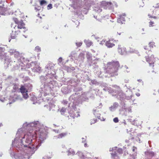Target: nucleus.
I'll return each mask as SVG.
<instances>
[{"mask_svg": "<svg viewBox=\"0 0 159 159\" xmlns=\"http://www.w3.org/2000/svg\"><path fill=\"white\" fill-rule=\"evenodd\" d=\"M155 43L154 42H151L149 43V45L150 47L153 48L155 46Z\"/></svg>", "mask_w": 159, "mask_h": 159, "instance_id": "40", "label": "nucleus"}, {"mask_svg": "<svg viewBox=\"0 0 159 159\" xmlns=\"http://www.w3.org/2000/svg\"><path fill=\"white\" fill-rule=\"evenodd\" d=\"M76 55V53L75 51H72L71 52L69 57H71V59L72 61H73L74 59H76L75 57Z\"/></svg>", "mask_w": 159, "mask_h": 159, "instance_id": "24", "label": "nucleus"}, {"mask_svg": "<svg viewBox=\"0 0 159 159\" xmlns=\"http://www.w3.org/2000/svg\"><path fill=\"white\" fill-rule=\"evenodd\" d=\"M146 61L149 63L150 66H152V67L154 66V65H153L154 63L153 60L154 59V56L153 55L151 56L150 58L146 57Z\"/></svg>", "mask_w": 159, "mask_h": 159, "instance_id": "15", "label": "nucleus"}, {"mask_svg": "<svg viewBox=\"0 0 159 159\" xmlns=\"http://www.w3.org/2000/svg\"><path fill=\"white\" fill-rule=\"evenodd\" d=\"M129 93L130 95V96H127V94L126 96L124 94L122 91H119L117 93L116 97L118 99L121 101L125 99L127 100H129L132 98L133 96L132 91L130 90H129Z\"/></svg>", "mask_w": 159, "mask_h": 159, "instance_id": "6", "label": "nucleus"}, {"mask_svg": "<svg viewBox=\"0 0 159 159\" xmlns=\"http://www.w3.org/2000/svg\"><path fill=\"white\" fill-rule=\"evenodd\" d=\"M72 109L69 111V113L70 116L73 118L77 117L80 116L79 113L75 110L76 107H72Z\"/></svg>", "mask_w": 159, "mask_h": 159, "instance_id": "8", "label": "nucleus"}, {"mask_svg": "<svg viewBox=\"0 0 159 159\" xmlns=\"http://www.w3.org/2000/svg\"><path fill=\"white\" fill-rule=\"evenodd\" d=\"M20 32V30H17L16 31L13 30L12 31V33L11 34V37L12 39H15Z\"/></svg>", "mask_w": 159, "mask_h": 159, "instance_id": "18", "label": "nucleus"}, {"mask_svg": "<svg viewBox=\"0 0 159 159\" xmlns=\"http://www.w3.org/2000/svg\"><path fill=\"white\" fill-rule=\"evenodd\" d=\"M123 108L125 110V111H128L129 112H131V109L130 108H126L125 107V106L124 105L123 107Z\"/></svg>", "mask_w": 159, "mask_h": 159, "instance_id": "38", "label": "nucleus"}, {"mask_svg": "<svg viewBox=\"0 0 159 159\" xmlns=\"http://www.w3.org/2000/svg\"><path fill=\"white\" fill-rule=\"evenodd\" d=\"M91 82L93 84L97 85L98 84V83L95 80H91Z\"/></svg>", "mask_w": 159, "mask_h": 159, "instance_id": "37", "label": "nucleus"}, {"mask_svg": "<svg viewBox=\"0 0 159 159\" xmlns=\"http://www.w3.org/2000/svg\"><path fill=\"white\" fill-rule=\"evenodd\" d=\"M105 45L108 48H111L115 45L114 44L110 43V41H107L105 43Z\"/></svg>", "mask_w": 159, "mask_h": 159, "instance_id": "29", "label": "nucleus"}, {"mask_svg": "<svg viewBox=\"0 0 159 159\" xmlns=\"http://www.w3.org/2000/svg\"><path fill=\"white\" fill-rule=\"evenodd\" d=\"M5 0H0V4H1L3 2H5Z\"/></svg>", "mask_w": 159, "mask_h": 159, "instance_id": "57", "label": "nucleus"}, {"mask_svg": "<svg viewBox=\"0 0 159 159\" xmlns=\"http://www.w3.org/2000/svg\"><path fill=\"white\" fill-rule=\"evenodd\" d=\"M82 143H84V142H85L86 141V139H85L84 138H82Z\"/></svg>", "mask_w": 159, "mask_h": 159, "instance_id": "56", "label": "nucleus"}, {"mask_svg": "<svg viewBox=\"0 0 159 159\" xmlns=\"http://www.w3.org/2000/svg\"><path fill=\"white\" fill-rule=\"evenodd\" d=\"M116 150V152L119 155H120L122 154L123 153V150L121 148H117V147H115L113 148H110V151H113Z\"/></svg>", "mask_w": 159, "mask_h": 159, "instance_id": "16", "label": "nucleus"}, {"mask_svg": "<svg viewBox=\"0 0 159 159\" xmlns=\"http://www.w3.org/2000/svg\"><path fill=\"white\" fill-rule=\"evenodd\" d=\"M107 84H102L101 85V87L103 88V90L105 91H107L109 93H111L114 92L113 90L110 87H107Z\"/></svg>", "mask_w": 159, "mask_h": 159, "instance_id": "12", "label": "nucleus"}, {"mask_svg": "<svg viewBox=\"0 0 159 159\" xmlns=\"http://www.w3.org/2000/svg\"><path fill=\"white\" fill-rule=\"evenodd\" d=\"M93 111H94V112H93L95 116H96V111L95 110H94Z\"/></svg>", "mask_w": 159, "mask_h": 159, "instance_id": "64", "label": "nucleus"}, {"mask_svg": "<svg viewBox=\"0 0 159 159\" xmlns=\"http://www.w3.org/2000/svg\"><path fill=\"white\" fill-rule=\"evenodd\" d=\"M105 41L106 40H102V41H100V44L101 45H103L106 43Z\"/></svg>", "mask_w": 159, "mask_h": 159, "instance_id": "49", "label": "nucleus"}, {"mask_svg": "<svg viewBox=\"0 0 159 159\" xmlns=\"http://www.w3.org/2000/svg\"><path fill=\"white\" fill-rule=\"evenodd\" d=\"M53 131H55V132H56V133H58L59 132V130H57L54 129Z\"/></svg>", "mask_w": 159, "mask_h": 159, "instance_id": "60", "label": "nucleus"}, {"mask_svg": "<svg viewBox=\"0 0 159 159\" xmlns=\"http://www.w3.org/2000/svg\"><path fill=\"white\" fill-rule=\"evenodd\" d=\"M67 135V133H61L57 136H54L53 139H61L65 137Z\"/></svg>", "mask_w": 159, "mask_h": 159, "instance_id": "23", "label": "nucleus"}, {"mask_svg": "<svg viewBox=\"0 0 159 159\" xmlns=\"http://www.w3.org/2000/svg\"><path fill=\"white\" fill-rule=\"evenodd\" d=\"M17 25V28L18 29H21L25 28V24L23 23V21L22 20L20 21V22H19Z\"/></svg>", "mask_w": 159, "mask_h": 159, "instance_id": "26", "label": "nucleus"}, {"mask_svg": "<svg viewBox=\"0 0 159 159\" xmlns=\"http://www.w3.org/2000/svg\"><path fill=\"white\" fill-rule=\"evenodd\" d=\"M100 5V7H95L93 11L95 12L99 13L101 12L102 9L101 8H103L105 9H108L113 11L114 7H117L116 2H111L103 1Z\"/></svg>", "mask_w": 159, "mask_h": 159, "instance_id": "3", "label": "nucleus"}, {"mask_svg": "<svg viewBox=\"0 0 159 159\" xmlns=\"http://www.w3.org/2000/svg\"><path fill=\"white\" fill-rule=\"evenodd\" d=\"M31 100H32L33 101H34L35 102L36 101L37 98L35 97H32L31 98Z\"/></svg>", "mask_w": 159, "mask_h": 159, "instance_id": "50", "label": "nucleus"}, {"mask_svg": "<svg viewBox=\"0 0 159 159\" xmlns=\"http://www.w3.org/2000/svg\"><path fill=\"white\" fill-rule=\"evenodd\" d=\"M68 155V156L70 155H74L75 154V152L74 150L70 148L67 151Z\"/></svg>", "mask_w": 159, "mask_h": 159, "instance_id": "30", "label": "nucleus"}, {"mask_svg": "<svg viewBox=\"0 0 159 159\" xmlns=\"http://www.w3.org/2000/svg\"><path fill=\"white\" fill-rule=\"evenodd\" d=\"M24 85L27 89V90H30L32 88V85L30 83L25 84Z\"/></svg>", "mask_w": 159, "mask_h": 159, "instance_id": "31", "label": "nucleus"}, {"mask_svg": "<svg viewBox=\"0 0 159 159\" xmlns=\"http://www.w3.org/2000/svg\"><path fill=\"white\" fill-rule=\"evenodd\" d=\"M129 80L128 79H125V83H128L129 82Z\"/></svg>", "mask_w": 159, "mask_h": 159, "instance_id": "58", "label": "nucleus"}, {"mask_svg": "<svg viewBox=\"0 0 159 159\" xmlns=\"http://www.w3.org/2000/svg\"><path fill=\"white\" fill-rule=\"evenodd\" d=\"M67 102L66 101H63V103H64V104H67Z\"/></svg>", "mask_w": 159, "mask_h": 159, "instance_id": "61", "label": "nucleus"}, {"mask_svg": "<svg viewBox=\"0 0 159 159\" xmlns=\"http://www.w3.org/2000/svg\"><path fill=\"white\" fill-rule=\"evenodd\" d=\"M91 91L85 92L82 94L80 98L83 101H86L88 99L89 97L92 96Z\"/></svg>", "mask_w": 159, "mask_h": 159, "instance_id": "10", "label": "nucleus"}, {"mask_svg": "<svg viewBox=\"0 0 159 159\" xmlns=\"http://www.w3.org/2000/svg\"><path fill=\"white\" fill-rule=\"evenodd\" d=\"M92 0H88L87 1V2L86 1V0H84V1L85 2V3L86 4H92V3H91V2H93V1H92Z\"/></svg>", "mask_w": 159, "mask_h": 159, "instance_id": "39", "label": "nucleus"}, {"mask_svg": "<svg viewBox=\"0 0 159 159\" xmlns=\"http://www.w3.org/2000/svg\"><path fill=\"white\" fill-rule=\"evenodd\" d=\"M95 93L96 94V95H99V93L100 92L99 90H98V89H96L95 90Z\"/></svg>", "mask_w": 159, "mask_h": 159, "instance_id": "47", "label": "nucleus"}, {"mask_svg": "<svg viewBox=\"0 0 159 159\" xmlns=\"http://www.w3.org/2000/svg\"><path fill=\"white\" fill-rule=\"evenodd\" d=\"M52 8V5L51 4H49L48 6V9H51Z\"/></svg>", "mask_w": 159, "mask_h": 159, "instance_id": "46", "label": "nucleus"}, {"mask_svg": "<svg viewBox=\"0 0 159 159\" xmlns=\"http://www.w3.org/2000/svg\"><path fill=\"white\" fill-rule=\"evenodd\" d=\"M61 91L65 94L68 93L70 92V90L66 87H63L61 89Z\"/></svg>", "mask_w": 159, "mask_h": 159, "instance_id": "25", "label": "nucleus"}, {"mask_svg": "<svg viewBox=\"0 0 159 159\" xmlns=\"http://www.w3.org/2000/svg\"><path fill=\"white\" fill-rule=\"evenodd\" d=\"M120 67V64L118 61H113L107 64V71L111 77H115L118 75L117 72Z\"/></svg>", "mask_w": 159, "mask_h": 159, "instance_id": "4", "label": "nucleus"}, {"mask_svg": "<svg viewBox=\"0 0 159 159\" xmlns=\"http://www.w3.org/2000/svg\"><path fill=\"white\" fill-rule=\"evenodd\" d=\"M113 121L115 123H117L118 122V121H119V120H118V118L117 117H116V118H114L113 119Z\"/></svg>", "mask_w": 159, "mask_h": 159, "instance_id": "48", "label": "nucleus"}, {"mask_svg": "<svg viewBox=\"0 0 159 159\" xmlns=\"http://www.w3.org/2000/svg\"><path fill=\"white\" fill-rule=\"evenodd\" d=\"M31 69L34 72H40L41 71V68L38 64L36 61L32 62L31 64Z\"/></svg>", "mask_w": 159, "mask_h": 159, "instance_id": "7", "label": "nucleus"}, {"mask_svg": "<svg viewBox=\"0 0 159 159\" xmlns=\"http://www.w3.org/2000/svg\"><path fill=\"white\" fill-rule=\"evenodd\" d=\"M84 54L81 53L79 54L78 59H76L79 61H83L84 59Z\"/></svg>", "mask_w": 159, "mask_h": 159, "instance_id": "27", "label": "nucleus"}, {"mask_svg": "<svg viewBox=\"0 0 159 159\" xmlns=\"http://www.w3.org/2000/svg\"><path fill=\"white\" fill-rule=\"evenodd\" d=\"M84 42L86 44V46L88 47H89L91 46L93 44L92 42L89 40H84Z\"/></svg>", "mask_w": 159, "mask_h": 159, "instance_id": "28", "label": "nucleus"}, {"mask_svg": "<svg viewBox=\"0 0 159 159\" xmlns=\"http://www.w3.org/2000/svg\"><path fill=\"white\" fill-rule=\"evenodd\" d=\"M54 65L52 63L48 64L45 66V71L47 73L45 76L40 77L42 82H44L40 86V91L42 95L44 96L50 94H52V89L53 88L55 82L53 80L55 77V72L53 70Z\"/></svg>", "mask_w": 159, "mask_h": 159, "instance_id": "2", "label": "nucleus"}, {"mask_svg": "<svg viewBox=\"0 0 159 159\" xmlns=\"http://www.w3.org/2000/svg\"><path fill=\"white\" fill-rule=\"evenodd\" d=\"M118 52L121 55H125L126 53L125 48L124 47H121L120 45H118Z\"/></svg>", "mask_w": 159, "mask_h": 159, "instance_id": "13", "label": "nucleus"}, {"mask_svg": "<svg viewBox=\"0 0 159 159\" xmlns=\"http://www.w3.org/2000/svg\"><path fill=\"white\" fill-rule=\"evenodd\" d=\"M154 24V23L152 21H150L149 23V25L150 26H153V24Z\"/></svg>", "mask_w": 159, "mask_h": 159, "instance_id": "54", "label": "nucleus"}, {"mask_svg": "<svg viewBox=\"0 0 159 159\" xmlns=\"http://www.w3.org/2000/svg\"><path fill=\"white\" fill-rule=\"evenodd\" d=\"M72 7L74 8V9H76L77 8H78V4L76 2V3L74 2L72 4Z\"/></svg>", "mask_w": 159, "mask_h": 159, "instance_id": "35", "label": "nucleus"}, {"mask_svg": "<svg viewBox=\"0 0 159 159\" xmlns=\"http://www.w3.org/2000/svg\"><path fill=\"white\" fill-rule=\"evenodd\" d=\"M125 16L126 15L125 13L123 14L122 15H120L119 18H118L117 20L118 22L119 23L122 24L123 22L125 21Z\"/></svg>", "mask_w": 159, "mask_h": 159, "instance_id": "17", "label": "nucleus"}, {"mask_svg": "<svg viewBox=\"0 0 159 159\" xmlns=\"http://www.w3.org/2000/svg\"><path fill=\"white\" fill-rule=\"evenodd\" d=\"M87 57L89 61H90L91 60L92 55L89 52H87Z\"/></svg>", "mask_w": 159, "mask_h": 159, "instance_id": "32", "label": "nucleus"}, {"mask_svg": "<svg viewBox=\"0 0 159 159\" xmlns=\"http://www.w3.org/2000/svg\"><path fill=\"white\" fill-rule=\"evenodd\" d=\"M119 155L116 151H113L111 153V158L112 159H120Z\"/></svg>", "mask_w": 159, "mask_h": 159, "instance_id": "20", "label": "nucleus"}, {"mask_svg": "<svg viewBox=\"0 0 159 159\" xmlns=\"http://www.w3.org/2000/svg\"><path fill=\"white\" fill-rule=\"evenodd\" d=\"M47 134L43 125L39 121L24 124L12 142V146L19 152L15 157L18 159H28L45 139Z\"/></svg>", "mask_w": 159, "mask_h": 159, "instance_id": "1", "label": "nucleus"}, {"mask_svg": "<svg viewBox=\"0 0 159 159\" xmlns=\"http://www.w3.org/2000/svg\"><path fill=\"white\" fill-rule=\"evenodd\" d=\"M14 19L15 23L17 24H18L19 22H20L17 18H14Z\"/></svg>", "mask_w": 159, "mask_h": 159, "instance_id": "51", "label": "nucleus"}, {"mask_svg": "<svg viewBox=\"0 0 159 159\" xmlns=\"http://www.w3.org/2000/svg\"><path fill=\"white\" fill-rule=\"evenodd\" d=\"M132 151L134 153L131 156L132 159H136L137 158V148L136 147L133 146L131 148Z\"/></svg>", "mask_w": 159, "mask_h": 159, "instance_id": "14", "label": "nucleus"}, {"mask_svg": "<svg viewBox=\"0 0 159 159\" xmlns=\"http://www.w3.org/2000/svg\"><path fill=\"white\" fill-rule=\"evenodd\" d=\"M35 50L37 52H39L40 51V48L39 46H37L35 48Z\"/></svg>", "mask_w": 159, "mask_h": 159, "instance_id": "44", "label": "nucleus"}, {"mask_svg": "<svg viewBox=\"0 0 159 159\" xmlns=\"http://www.w3.org/2000/svg\"><path fill=\"white\" fill-rule=\"evenodd\" d=\"M84 146L85 147H87V144L86 143H85L84 144Z\"/></svg>", "mask_w": 159, "mask_h": 159, "instance_id": "62", "label": "nucleus"}, {"mask_svg": "<svg viewBox=\"0 0 159 159\" xmlns=\"http://www.w3.org/2000/svg\"><path fill=\"white\" fill-rule=\"evenodd\" d=\"M43 158L44 159H50V158H51V157H46V156H45L44 157H43Z\"/></svg>", "mask_w": 159, "mask_h": 159, "instance_id": "55", "label": "nucleus"}, {"mask_svg": "<svg viewBox=\"0 0 159 159\" xmlns=\"http://www.w3.org/2000/svg\"><path fill=\"white\" fill-rule=\"evenodd\" d=\"M20 89V92L22 94L23 98L25 99L29 97V95L27 93L28 90L25 85H21Z\"/></svg>", "mask_w": 159, "mask_h": 159, "instance_id": "9", "label": "nucleus"}, {"mask_svg": "<svg viewBox=\"0 0 159 159\" xmlns=\"http://www.w3.org/2000/svg\"><path fill=\"white\" fill-rule=\"evenodd\" d=\"M41 7L40 6H37V7H35L34 9L36 11H39L41 9Z\"/></svg>", "mask_w": 159, "mask_h": 159, "instance_id": "45", "label": "nucleus"}, {"mask_svg": "<svg viewBox=\"0 0 159 159\" xmlns=\"http://www.w3.org/2000/svg\"><path fill=\"white\" fill-rule=\"evenodd\" d=\"M9 52L10 55H14V57L16 59V61H14V62L16 61L18 63L19 65H20L21 63H23L22 60L23 58L22 57L21 54L18 51H16L15 49H11L9 51Z\"/></svg>", "mask_w": 159, "mask_h": 159, "instance_id": "5", "label": "nucleus"}, {"mask_svg": "<svg viewBox=\"0 0 159 159\" xmlns=\"http://www.w3.org/2000/svg\"><path fill=\"white\" fill-rule=\"evenodd\" d=\"M96 119H94L91 120L90 122L91 125H92V124H94L96 122Z\"/></svg>", "mask_w": 159, "mask_h": 159, "instance_id": "43", "label": "nucleus"}, {"mask_svg": "<svg viewBox=\"0 0 159 159\" xmlns=\"http://www.w3.org/2000/svg\"><path fill=\"white\" fill-rule=\"evenodd\" d=\"M119 106L118 103L115 102L114 103L113 105L110 107V109L111 111H113L115 110Z\"/></svg>", "mask_w": 159, "mask_h": 159, "instance_id": "22", "label": "nucleus"}, {"mask_svg": "<svg viewBox=\"0 0 159 159\" xmlns=\"http://www.w3.org/2000/svg\"><path fill=\"white\" fill-rule=\"evenodd\" d=\"M5 50V48L3 47V46L0 45V59H4L6 62L7 61V58L6 56V54L4 53Z\"/></svg>", "mask_w": 159, "mask_h": 159, "instance_id": "11", "label": "nucleus"}, {"mask_svg": "<svg viewBox=\"0 0 159 159\" xmlns=\"http://www.w3.org/2000/svg\"><path fill=\"white\" fill-rule=\"evenodd\" d=\"M76 154L78 155L80 159H91L90 157H85L83 153L80 151L76 153Z\"/></svg>", "mask_w": 159, "mask_h": 159, "instance_id": "19", "label": "nucleus"}, {"mask_svg": "<svg viewBox=\"0 0 159 159\" xmlns=\"http://www.w3.org/2000/svg\"><path fill=\"white\" fill-rule=\"evenodd\" d=\"M97 16L95 17V16H94V18H95V19H97V20H98L99 21H101V19H97Z\"/></svg>", "mask_w": 159, "mask_h": 159, "instance_id": "59", "label": "nucleus"}, {"mask_svg": "<svg viewBox=\"0 0 159 159\" xmlns=\"http://www.w3.org/2000/svg\"><path fill=\"white\" fill-rule=\"evenodd\" d=\"M19 85L18 84H15L14 85L13 88L15 90H16L19 89Z\"/></svg>", "mask_w": 159, "mask_h": 159, "instance_id": "36", "label": "nucleus"}, {"mask_svg": "<svg viewBox=\"0 0 159 159\" xmlns=\"http://www.w3.org/2000/svg\"><path fill=\"white\" fill-rule=\"evenodd\" d=\"M82 44V42H76V46L78 47H79Z\"/></svg>", "mask_w": 159, "mask_h": 159, "instance_id": "42", "label": "nucleus"}, {"mask_svg": "<svg viewBox=\"0 0 159 159\" xmlns=\"http://www.w3.org/2000/svg\"><path fill=\"white\" fill-rule=\"evenodd\" d=\"M62 61V59L61 57H60L58 60V61L60 63Z\"/></svg>", "mask_w": 159, "mask_h": 159, "instance_id": "52", "label": "nucleus"}, {"mask_svg": "<svg viewBox=\"0 0 159 159\" xmlns=\"http://www.w3.org/2000/svg\"><path fill=\"white\" fill-rule=\"evenodd\" d=\"M12 76H10L8 77L7 78V79H12Z\"/></svg>", "mask_w": 159, "mask_h": 159, "instance_id": "63", "label": "nucleus"}, {"mask_svg": "<svg viewBox=\"0 0 159 159\" xmlns=\"http://www.w3.org/2000/svg\"><path fill=\"white\" fill-rule=\"evenodd\" d=\"M47 3V2L44 0H41L40 2V5L41 6L46 5Z\"/></svg>", "mask_w": 159, "mask_h": 159, "instance_id": "33", "label": "nucleus"}, {"mask_svg": "<svg viewBox=\"0 0 159 159\" xmlns=\"http://www.w3.org/2000/svg\"><path fill=\"white\" fill-rule=\"evenodd\" d=\"M3 6H0V14L2 15H5L6 13L5 12L6 11L7 8L4 7L3 6V5H2Z\"/></svg>", "mask_w": 159, "mask_h": 159, "instance_id": "21", "label": "nucleus"}, {"mask_svg": "<svg viewBox=\"0 0 159 159\" xmlns=\"http://www.w3.org/2000/svg\"><path fill=\"white\" fill-rule=\"evenodd\" d=\"M49 106L50 107L49 110L50 111L51 109L54 108L55 107V105L53 104L51 102L49 103Z\"/></svg>", "mask_w": 159, "mask_h": 159, "instance_id": "34", "label": "nucleus"}, {"mask_svg": "<svg viewBox=\"0 0 159 159\" xmlns=\"http://www.w3.org/2000/svg\"><path fill=\"white\" fill-rule=\"evenodd\" d=\"M66 111V109L64 108H61V110L60 111V112L61 114H63Z\"/></svg>", "mask_w": 159, "mask_h": 159, "instance_id": "41", "label": "nucleus"}, {"mask_svg": "<svg viewBox=\"0 0 159 159\" xmlns=\"http://www.w3.org/2000/svg\"><path fill=\"white\" fill-rule=\"evenodd\" d=\"M112 86L113 87L117 88L118 89H120V87L117 85H113Z\"/></svg>", "mask_w": 159, "mask_h": 159, "instance_id": "53", "label": "nucleus"}]
</instances>
